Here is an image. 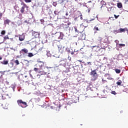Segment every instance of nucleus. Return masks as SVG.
<instances>
[{
    "label": "nucleus",
    "mask_w": 128,
    "mask_h": 128,
    "mask_svg": "<svg viewBox=\"0 0 128 128\" xmlns=\"http://www.w3.org/2000/svg\"><path fill=\"white\" fill-rule=\"evenodd\" d=\"M17 104L18 106L24 108L28 106V104L26 102L22 101V100H17Z\"/></svg>",
    "instance_id": "1"
},
{
    "label": "nucleus",
    "mask_w": 128,
    "mask_h": 128,
    "mask_svg": "<svg viewBox=\"0 0 128 128\" xmlns=\"http://www.w3.org/2000/svg\"><path fill=\"white\" fill-rule=\"evenodd\" d=\"M90 75L94 78V80H96L98 78V73H96V70H94L91 71L90 72Z\"/></svg>",
    "instance_id": "2"
},
{
    "label": "nucleus",
    "mask_w": 128,
    "mask_h": 128,
    "mask_svg": "<svg viewBox=\"0 0 128 128\" xmlns=\"http://www.w3.org/2000/svg\"><path fill=\"white\" fill-rule=\"evenodd\" d=\"M56 36H58V40H62L64 38V33L62 32H58L56 34Z\"/></svg>",
    "instance_id": "3"
},
{
    "label": "nucleus",
    "mask_w": 128,
    "mask_h": 128,
    "mask_svg": "<svg viewBox=\"0 0 128 128\" xmlns=\"http://www.w3.org/2000/svg\"><path fill=\"white\" fill-rule=\"evenodd\" d=\"M21 4L22 6H22L20 8V12H22V14H24V8H28V6H26V4L24 2H22Z\"/></svg>",
    "instance_id": "4"
},
{
    "label": "nucleus",
    "mask_w": 128,
    "mask_h": 128,
    "mask_svg": "<svg viewBox=\"0 0 128 128\" xmlns=\"http://www.w3.org/2000/svg\"><path fill=\"white\" fill-rule=\"evenodd\" d=\"M40 74L37 75V76H46L48 74V72H50V70H48L47 72H46L44 70L40 71L38 72Z\"/></svg>",
    "instance_id": "5"
},
{
    "label": "nucleus",
    "mask_w": 128,
    "mask_h": 128,
    "mask_svg": "<svg viewBox=\"0 0 128 128\" xmlns=\"http://www.w3.org/2000/svg\"><path fill=\"white\" fill-rule=\"evenodd\" d=\"M92 20H94V19H92L90 20L84 21L83 23L82 24V26H84L85 28H88V24H90Z\"/></svg>",
    "instance_id": "6"
},
{
    "label": "nucleus",
    "mask_w": 128,
    "mask_h": 128,
    "mask_svg": "<svg viewBox=\"0 0 128 128\" xmlns=\"http://www.w3.org/2000/svg\"><path fill=\"white\" fill-rule=\"evenodd\" d=\"M32 36L35 38H38L40 37V33L38 32L33 31L32 32Z\"/></svg>",
    "instance_id": "7"
},
{
    "label": "nucleus",
    "mask_w": 128,
    "mask_h": 128,
    "mask_svg": "<svg viewBox=\"0 0 128 128\" xmlns=\"http://www.w3.org/2000/svg\"><path fill=\"white\" fill-rule=\"evenodd\" d=\"M38 66H39L40 70H42V66H44V62L38 61Z\"/></svg>",
    "instance_id": "8"
},
{
    "label": "nucleus",
    "mask_w": 128,
    "mask_h": 128,
    "mask_svg": "<svg viewBox=\"0 0 128 128\" xmlns=\"http://www.w3.org/2000/svg\"><path fill=\"white\" fill-rule=\"evenodd\" d=\"M126 32H128V28H120L119 29V32L120 33H122V32H126Z\"/></svg>",
    "instance_id": "9"
},
{
    "label": "nucleus",
    "mask_w": 128,
    "mask_h": 128,
    "mask_svg": "<svg viewBox=\"0 0 128 128\" xmlns=\"http://www.w3.org/2000/svg\"><path fill=\"white\" fill-rule=\"evenodd\" d=\"M102 42L104 44H110V41L108 40V37L103 38Z\"/></svg>",
    "instance_id": "10"
},
{
    "label": "nucleus",
    "mask_w": 128,
    "mask_h": 128,
    "mask_svg": "<svg viewBox=\"0 0 128 128\" xmlns=\"http://www.w3.org/2000/svg\"><path fill=\"white\" fill-rule=\"evenodd\" d=\"M25 38H26V36L24 34L19 36V40H20V42H22L24 40Z\"/></svg>",
    "instance_id": "11"
},
{
    "label": "nucleus",
    "mask_w": 128,
    "mask_h": 128,
    "mask_svg": "<svg viewBox=\"0 0 128 128\" xmlns=\"http://www.w3.org/2000/svg\"><path fill=\"white\" fill-rule=\"evenodd\" d=\"M20 52H22V54H28V50L26 48H23L21 50Z\"/></svg>",
    "instance_id": "12"
},
{
    "label": "nucleus",
    "mask_w": 128,
    "mask_h": 128,
    "mask_svg": "<svg viewBox=\"0 0 128 128\" xmlns=\"http://www.w3.org/2000/svg\"><path fill=\"white\" fill-rule=\"evenodd\" d=\"M10 20L8 19H6L4 20V24H10Z\"/></svg>",
    "instance_id": "13"
},
{
    "label": "nucleus",
    "mask_w": 128,
    "mask_h": 128,
    "mask_svg": "<svg viewBox=\"0 0 128 128\" xmlns=\"http://www.w3.org/2000/svg\"><path fill=\"white\" fill-rule=\"evenodd\" d=\"M1 64H8V60H4L2 62H1Z\"/></svg>",
    "instance_id": "14"
},
{
    "label": "nucleus",
    "mask_w": 128,
    "mask_h": 128,
    "mask_svg": "<svg viewBox=\"0 0 128 128\" xmlns=\"http://www.w3.org/2000/svg\"><path fill=\"white\" fill-rule=\"evenodd\" d=\"M117 6L118 8H122V4L121 2H118L117 4Z\"/></svg>",
    "instance_id": "15"
},
{
    "label": "nucleus",
    "mask_w": 128,
    "mask_h": 128,
    "mask_svg": "<svg viewBox=\"0 0 128 128\" xmlns=\"http://www.w3.org/2000/svg\"><path fill=\"white\" fill-rule=\"evenodd\" d=\"M92 48H96V49H95L96 52H98V50H100V48L98 46H93Z\"/></svg>",
    "instance_id": "16"
},
{
    "label": "nucleus",
    "mask_w": 128,
    "mask_h": 128,
    "mask_svg": "<svg viewBox=\"0 0 128 128\" xmlns=\"http://www.w3.org/2000/svg\"><path fill=\"white\" fill-rule=\"evenodd\" d=\"M6 40H10V38L8 37V36H6L4 37V42H6Z\"/></svg>",
    "instance_id": "17"
},
{
    "label": "nucleus",
    "mask_w": 128,
    "mask_h": 128,
    "mask_svg": "<svg viewBox=\"0 0 128 128\" xmlns=\"http://www.w3.org/2000/svg\"><path fill=\"white\" fill-rule=\"evenodd\" d=\"M116 84L118 86H120L122 84V80H118Z\"/></svg>",
    "instance_id": "18"
},
{
    "label": "nucleus",
    "mask_w": 128,
    "mask_h": 128,
    "mask_svg": "<svg viewBox=\"0 0 128 128\" xmlns=\"http://www.w3.org/2000/svg\"><path fill=\"white\" fill-rule=\"evenodd\" d=\"M58 50H59V52H60V50H62V45H58Z\"/></svg>",
    "instance_id": "19"
},
{
    "label": "nucleus",
    "mask_w": 128,
    "mask_h": 128,
    "mask_svg": "<svg viewBox=\"0 0 128 128\" xmlns=\"http://www.w3.org/2000/svg\"><path fill=\"white\" fill-rule=\"evenodd\" d=\"M115 72H116V74H120V70L115 69Z\"/></svg>",
    "instance_id": "20"
},
{
    "label": "nucleus",
    "mask_w": 128,
    "mask_h": 128,
    "mask_svg": "<svg viewBox=\"0 0 128 128\" xmlns=\"http://www.w3.org/2000/svg\"><path fill=\"white\" fill-rule=\"evenodd\" d=\"M28 58H32V56H34V54H32V53H28Z\"/></svg>",
    "instance_id": "21"
},
{
    "label": "nucleus",
    "mask_w": 128,
    "mask_h": 128,
    "mask_svg": "<svg viewBox=\"0 0 128 128\" xmlns=\"http://www.w3.org/2000/svg\"><path fill=\"white\" fill-rule=\"evenodd\" d=\"M103 38H102V37H99L98 38V41L100 42H102Z\"/></svg>",
    "instance_id": "22"
},
{
    "label": "nucleus",
    "mask_w": 128,
    "mask_h": 128,
    "mask_svg": "<svg viewBox=\"0 0 128 128\" xmlns=\"http://www.w3.org/2000/svg\"><path fill=\"white\" fill-rule=\"evenodd\" d=\"M119 31H120L119 30H114V34H120Z\"/></svg>",
    "instance_id": "23"
},
{
    "label": "nucleus",
    "mask_w": 128,
    "mask_h": 128,
    "mask_svg": "<svg viewBox=\"0 0 128 128\" xmlns=\"http://www.w3.org/2000/svg\"><path fill=\"white\" fill-rule=\"evenodd\" d=\"M14 62L16 64V66H18V64H20V62H18V60H16Z\"/></svg>",
    "instance_id": "24"
},
{
    "label": "nucleus",
    "mask_w": 128,
    "mask_h": 128,
    "mask_svg": "<svg viewBox=\"0 0 128 128\" xmlns=\"http://www.w3.org/2000/svg\"><path fill=\"white\" fill-rule=\"evenodd\" d=\"M94 30H100L98 29V28L96 27V26H94Z\"/></svg>",
    "instance_id": "25"
},
{
    "label": "nucleus",
    "mask_w": 128,
    "mask_h": 128,
    "mask_svg": "<svg viewBox=\"0 0 128 128\" xmlns=\"http://www.w3.org/2000/svg\"><path fill=\"white\" fill-rule=\"evenodd\" d=\"M118 46L120 48H122V46H126L125 44H118Z\"/></svg>",
    "instance_id": "26"
},
{
    "label": "nucleus",
    "mask_w": 128,
    "mask_h": 128,
    "mask_svg": "<svg viewBox=\"0 0 128 128\" xmlns=\"http://www.w3.org/2000/svg\"><path fill=\"white\" fill-rule=\"evenodd\" d=\"M1 34H2V35L6 34V30H2L1 32Z\"/></svg>",
    "instance_id": "27"
},
{
    "label": "nucleus",
    "mask_w": 128,
    "mask_h": 128,
    "mask_svg": "<svg viewBox=\"0 0 128 128\" xmlns=\"http://www.w3.org/2000/svg\"><path fill=\"white\" fill-rule=\"evenodd\" d=\"M111 94H114V96L116 94V91H112Z\"/></svg>",
    "instance_id": "28"
},
{
    "label": "nucleus",
    "mask_w": 128,
    "mask_h": 128,
    "mask_svg": "<svg viewBox=\"0 0 128 128\" xmlns=\"http://www.w3.org/2000/svg\"><path fill=\"white\" fill-rule=\"evenodd\" d=\"M25 2H32V0H24Z\"/></svg>",
    "instance_id": "29"
},
{
    "label": "nucleus",
    "mask_w": 128,
    "mask_h": 128,
    "mask_svg": "<svg viewBox=\"0 0 128 128\" xmlns=\"http://www.w3.org/2000/svg\"><path fill=\"white\" fill-rule=\"evenodd\" d=\"M70 22H68L67 23V26H65V28H68V26H70Z\"/></svg>",
    "instance_id": "30"
},
{
    "label": "nucleus",
    "mask_w": 128,
    "mask_h": 128,
    "mask_svg": "<svg viewBox=\"0 0 128 128\" xmlns=\"http://www.w3.org/2000/svg\"><path fill=\"white\" fill-rule=\"evenodd\" d=\"M2 13L0 12V20H2Z\"/></svg>",
    "instance_id": "31"
},
{
    "label": "nucleus",
    "mask_w": 128,
    "mask_h": 128,
    "mask_svg": "<svg viewBox=\"0 0 128 128\" xmlns=\"http://www.w3.org/2000/svg\"><path fill=\"white\" fill-rule=\"evenodd\" d=\"M114 16L115 18L116 19V18H119L120 15L116 16V14H114Z\"/></svg>",
    "instance_id": "32"
},
{
    "label": "nucleus",
    "mask_w": 128,
    "mask_h": 128,
    "mask_svg": "<svg viewBox=\"0 0 128 128\" xmlns=\"http://www.w3.org/2000/svg\"><path fill=\"white\" fill-rule=\"evenodd\" d=\"M53 6H56V2H53Z\"/></svg>",
    "instance_id": "33"
},
{
    "label": "nucleus",
    "mask_w": 128,
    "mask_h": 128,
    "mask_svg": "<svg viewBox=\"0 0 128 128\" xmlns=\"http://www.w3.org/2000/svg\"><path fill=\"white\" fill-rule=\"evenodd\" d=\"M74 30H75V32H80V31L78 30V29H76V28H74Z\"/></svg>",
    "instance_id": "34"
},
{
    "label": "nucleus",
    "mask_w": 128,
    "mask_h": 128,
    "mask_svg": "<svg viewBox=\"0 0 128 128\" xmlns=\"http://www.w3.org/2000/svg\"><path fill=\"white\" fill-rule=\"evenodd\" d=\"M10 64L12 65L11 68H12V66H14V62H10Z\"/></svg>",
    "instance_id": "35"
},
{
    "label": "nucleus",
    "mask_w": 128,
    "mask_h": 128,
    "mask_svg": "<svg viewBox=\"0 0 128 128\" xmlns=\"http://www.w3.org/2000/svg\"><path fill=\"white\" fill-rule=\"evenodd\" d=\"M38 70V68H34V72H36Z\"/></svg>",
    "instance_id": "36"
},
{
    "label": "nucleus",
    "mask_w": 128,
    "mask_h": 128,
    "mask_svg": "<svg viewBox=\"0 0 128 128\" xmlns=\"http://www.w3.org/2000/svg\"><path fill=\"white\" fill-rule=\"evenodd\" d=\"M88 64H90V66H92V64L90 63V62H87Z\"/></svg>",
    "instance_id": "37"
},
{
    "label": "nucleus",
    "mask_w": 128,
    "mask_h": 128,
    "mask_svg": "<svg viewBox=\"0 0 128 128\" xmlns=\"http://www.w3.org/2000/svg\"><path fill=\"white\" fill-rule=\"evenodd\" d=\"M46 68H52V67H48V66H46Z\"/></svg>",
    "instance_id": "38"
},
{
    "label": "nucleus",
    "mask_w": 128,
    "mask_h": 128,
    "mask_svg": "<svg viewBox=\"0 0 128 128\" xmlns=\"http://www.w3.org/2000/svg\"><path fill=\"white\" fill-rule=\"evenodd\" d=\"M74 54V52H71V54Z\"/></svg>",
    "instance_id": "39"
},
{
    "label": "nucleus",
    "mask_w": 128,
    "mask_h": 128,
    "mask_svg": "<svg viewBox=\"0 0 128 128\" xmlns=\"http://www.w3.org/2000/svg\"><path fill=\"white\" fill-rule=\"evenodd\" d=\"M88 4L92 2V0H90L89 2H88Z\"/></svg>",
    "instance_id": "40"
},
{
    "label": "nucleus",
    "mask_w": 128,
    "mask_h": 128,
    "mask_svg": "<svg viewBox=\"0 0 128 128\" xmlns=\"http://www.w3.org/2000/svg\"><path fill=\"white\" fill-rule=\"evenodd\" d=\"M2 60V58L0 56V60Z\"/></svg>",
    "instance_id": "41"
},
{
    "label": "nucleus",
    "mask_w": 128,
    "mask_h": 128,
    "mask_svg": "<svg viewBox=\"0 0 128 128\" xmlns=\"http://www.w3.org/2000/svg\"><path fill=\"white\" fill-rule=\"evenodd\" d=\"M64 26H66V24H63Z\"/></svg>",
    "instance_id": "42"
},
{
    "label": "nucleus",
    "mask_w": 128,
    "mask_h": 128,
    "mask_svg": "<svg viewBox=\"0 0 128 128\" xmlns=\"http://www.w3.org/2000/svg\"><path fill=\"white\" fill-rule=\"evenodd\" d=\"M25 78H28V76H25Z\"/></svg>",
    "instance_id": "43"
},
{
    "label": "nucleus",
    "mask_w": 128,
    "mask_h": 128,
    "mask_svg": "<svg viewBox=\"0 0 128 128\" xmlns=\"http://www.w3.org/2000/svg\"><path fill=\"white\" fill-rule=\"evenodd\" d=\"M80 20H82V17L80 18Z\"/></svg>",
    "instance_id": "44"
},
{
    "label": "nucleus",
    "mask_w": 128,
    "mask_h": 128,
    "mask_svg": "<svg viewBox=\"0 0 128 128\" xmlns=\"http://www.w3.org/2000/svg\"><path fill=\"white\" fill-rule=\"evenodd\" d=\"M68 13H66V16H68Z\"/></svg>",
    "instance_id": "45"
},
{
    "label": "nucleus",
    "mask_w": 128,
    "mask_h": 128,
    "mask_svg": "<svg viewBox=\"0 0 128 128\" xmlns=\"http://www.w3.org/2000/svg\"><path fill=\"white\" fill-rule=\"evenodd\" d=\"M118 42V40H116L115 41V42Z\"/></svg>",
    "instance_id": "46"
},
{
    "label": "nucleus",
    "mask_w": 128,
    "mask_h": 128,
    "mask_svg": "<svg viewBox=\"0 0 128 128\" xmlns=\"http://www.w3.org/2000/svg\"><path fill=\"white\" fill-rule=\"evenodd\" d=\"M38 54V52H36V53L34 54Z\"/></svg>",
    "instance_id": "47"
},
{
    "label": "nucleus",
    "mask_w": 128,
    "mask_h": 128,
    "mask_svg": "<svg viewBox=\"0 0 128 128\" xmlns=\"http://www.w3.org/2000/svg\"><path fill=\"white\" fill-rule=\"evenodd\" d=\"M102 82H104V79H103V80H102Z\"/></svg>",
    "instance_id": "48"
},
{
    "label": "nucleus",
    "mask_w": 128,
    "mask_h": 128,
    "mask_svg": "<svg viewBox=\"0 0 128 128\" xmlns=\"http://www.w3.org/2000/svg\"><path fill=\"white\" fill-rule=\"evenodd\" d=\"M90 12V10H88V12Z\"/></svg>",
    "instance_id": "49"
}]
</instances>
